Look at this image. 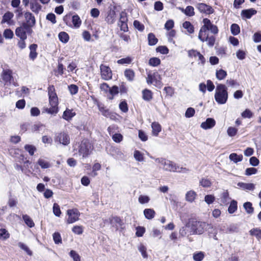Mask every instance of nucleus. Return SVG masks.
Instances as JSON below:
<instances>
[{
	"label": "nucleus",
	"mask_w": 261,
	"mask_h": 261,
	"mask_svg": "<svg viewBox=\"0 0 261 261\" xmlns=\"http://www.w3.org/2000/svg\"><path fill=\"white\" fill-rule=\"evenodd\" d=\"M155 161L162 165L163 170L173 172L187 173L190 170L186 167H180L176 163L165 159L160 158L154 159Z\"/></svg>",
	"instance_id": "obj_1"
},
{
	"label": "nucleus",
	"mask_w": 261,
	"mask_h": 261,
	"mask_svg": "<svg viewBox=\"0 0 261 261\" xmlns=\"http://www.w3.org/2000/svg\"><path fill=\"white\" fill-rule=\"evenodd\" d=\"M215 101L219 105H224L226 103L228 93L226 85L222 84H217L214 95Z\"/></svg>",
	"instance_id": "obj_2"
},
{
	"label": "nucleus",
	"mask_w": 261,
	"mask_h": 261,
	"mask_svg": "<svg viewBox=\"0 0 261 261\" xmlns=\"http://www.w3.org/2000/svg\"><path fill=\"white\" fill-rule=\"evenodd\" d=\"M191 223V232L194 234H202L206 228L214 229L213 226L210 224L201 221H192Z\"/></svg>",
	"instance_id": "obj_3"
},
{
	"label": "nucleus",
	"mask_w": 261,
	"mask_h": 261,
	"mask_svg": "<svg viewBox=\"0 0 261 261\" xmlns=\"http://www.w3.org/2000/svg\"><path fill=\"white\" fill-rule=\"evenodd\" d=\"M146 82L148 84H153L159 89H161L163 86L161 76L156 71H149L148 72Z\"/></svg>",
	"instance_id": "obj_4"
},
{
	"label": "nucleus",
	"mask_w": 261,
	"mask_h": 261,
	"mask_svg": "<svg viewBox=\"0 0 261 261\" xmlns=\"http://www.w3.org/2000/svg\"><path fill=\"white\" fill-rule=\"evenodd\" d=\"M1 77L5 85L7 86L13 85L16 87L18 86L13 76V71L10 69H3L1 73Z\"/></svg>",
	"instance_id": "obj_5"
},
{
	"label": "nucleus",
	"mask_w": 261,
	"mask_h": 261,
	"mask_svg": "<svg viewBox=\"0 0 261 261\" xmlns=\"http://www.w3.org/2000/svg\"><path fill=\"white\" fill-rule=\"evenodd\" d=\"M203 25L201 28L199 33L210 34L209 31L216 35L218 33V27L211 22V20L207 18H204L203 20Z\"/></svg>",
	"instance_id": "obj_6"
},
{
	"label": "nucleus",
	"mask_w": 261,
	"mask_h": 261,
	"mask_svg": "<svg viewBox=\"0 0 261 261\" xmlns=\"http://www.w3.org/2000/svg\"><path fill=\"white\" fill-rule=\"evenodd\" d=\"M32 32V29L30 28L28 24H26L25 22H23L20 27L16 28L15 35L20 39H27V34H31Z\"/></svg>",
	"instance_id": "obj_7"
},
{
	"label": "nucleus",
	"mask_w": 261,
	"mask_h": 261,
	"mask_svg": "<svg viewBox=\"0 0 261 261\" xmlns=\"http://www.w3.org/2000/svg\"><path fill=\"white\" fill-rule=\"evenodd\" d=\"M92 149L91 144L87 140H84L80 146L79 153L83 158H86L91 153Z\"/></svg>",
	"instance_id": "obj_8"
},
{
	"label": "nucleus",
	"mask_w": 261,
	"mask_h": 261,
	"mask_svg": "<svg viewBox=\"0 0 261 261\" xmlns=\"http://www.w3.org/2000/svg\"><path fill=\"white\" fill-rule=\"evenodd\" d=\"M67 215L68 218L66 220V223L71 224L79 220L80 213L77 209L72 208L67 211Z\"/></svg>",
	"instance_id": "obj_9"
},
{
	"label": "nucleus",
	"mask_w": 261,
	"mask_h": 261,
	"mask_svg": "<svg viewBox=\"0 0 261 261\" xmlns=\"http://www.w3.org/2000/svg\"><path fill=\"white\" fill-rule=\"evenodd\" d=\"M198 38L202 42L206 41L207 45L210 47L214 45L216 41L215 37L213 35H210V34H205L204 35V33H199Z\"/></svg>",
	"instance_id": "obj_10"
},
{
	"label": "nucleus",
	"mask_w": 261,
	"mask_h": 261,
	"mask_svg": "<svg viewBox=\"0 0 261 261\" xmlns=\"http://www.w3.org/2000/svg\"><path fill=\"white\" fill-rule=\"evenodd\" d=\"M100 74L101 78L106 81L110 80L112 77V72L111 68L104 64L100 66Z\"/></svg>",
	"instance_id": "obj_11"
},
{
	"label": "nucleus",
	"mask_w": 261,
	"mask_h": 261,
	"mask_svg": "<svg viewBox=\"0 0 261 261\" xmlns=\"http://www.w3.org/2000/svg\"><path fill=\"white\" fill-rule=\"evenodd\" d=\"M127 17L126 12L122 11L120 14V18L118 24L120 27L122 31L124 32L127 31L128 30L127 24Z\"/></svg>",
	"instance_id": "obj_12"
},
{
	"label": "nucleus",
	"mask_w": 261,
	"mask_h": 261,
	"mask_svg": "<svg viewBox=\"0 0 261 261\" xmlns=\"http://www.w3.org/2000/svg\"><path fill=\"white\" fill-rule=\"evenodd\" d=\"M55 141L64 145H67L70 143V138L66 133H61L57 135Z\"/></svg>",
	"instance_id": "obj_13"
},
{
	"label": "nucleus",
	"mask_w": 261,
	"mask_h": 261,
	"mask_svg": "<svg viewBox=\"0 0 261 261\" xmlns=\"http://www.w3.org/2000/svg\"><path fill=\"white\" fill-rule=\"evenodd\" d=\"M216 125V121L214 119L208 118L204 122L201 123L200 127L204 129H208L213 128Z\"/></svg>",
	"instance_id": "obj_14"
},
{
	"label": "nucleus",
	"mask_w": 261,
	"mask_h": 261,
	"mask_svg": "<svg viewBox=\"0 0 261 261\" xmlns=\"http://www.w3.org/2000/svg\"><path fill=\"white\" fill-rule=\"evenodd\" d=\"M197 8L201 12L207 14H212L214 12V10L211 6L204 3L198 4Z\"/></svg>",
	"instance_id": "obj_15"
},
{
	"label": "nucleus",
	"mask_w": 261,
	"mask_h": 261,
	"mask_svg": "<svg viewBox=\"0 0 261 261\" xmlns=\"http://www.w3.org/2000/svg\"><path fill=\"white\" fill-rule=\"evenodd\" d=\"M110 223L113 227H115L116 229H118L122 225L121 220L117 217L110 218L109 220L105 221V223Z\"/></svg>",
	"instance_id": "obj_16"
},
{
	"label": "nucleus",
	"mask_w": 261,
	"mask_h": 261,
	"mask_svg": "<svg viewBox=\"0 0 261 261\" xmlns=\"http://www.w3.org/2000/svg\"><path fill=\"white\" fill-rule=\"evenodd\" d=\"M24 17L26 20L25 24H28L30 28L35 25L36 22L35 18L31 13L29 12L25 13Z\"/></svg>",
	"instance_id": "obj_17"
},
{
	"label": "nucleus",
	"mask_w": 261,
	"mask_h": 261,
	"mask_svg": "<svg viewBox=\"0 0 261 261\" xmlns=\"http://www.w3.org/2000/svg\"><path fill=\"white\" fill-rule=\"evenodd\" d=\"M191 222H189L185 226H183L179 230V234L182 237H185L186 236L192 235L193 234L191 230Z\"/></svg>",
	"instance_id": "obj_18"
},
{
	"label": "nucleus",
	"mask_w": 261,
	"mask_h": 261,
	"mask_svg": "<svg viewBox=\"0 0 261 261\" xmlns=\"http://www.w3.org/2000/svg\"><path fill=\"white\" fill-rule=\"evenodd\" d=\"M10 237V234L8 231L5 228L4 226L0 223V240L6 241Z\"/></svg>",
	"instance_id": "obj_19"
},
{
	"label": "nucleus",
	"mask_w": 261,
	"mask_h": 261,
	"mask_svg": "<svg viewBox=\"0 0 261 261\" xmlns=\"http://www.w3.org/2000/svg\"><path fill=\"white\" fill-rule=\"evenodd\" d=\"M257 11L253 8L243 10L241 12V15L243 18L250 19L253 15L256 14Z\"/></svg>",
	"instance_id": "obj_20"
},
{
	"label": "nucleus",
	"mask_w": 261,
	"mask_h": 261,
	"mask_svg": "<svg viewBox=\"0 0 261 261\" xmlns=\"http://www.w3.org/2000/svg\"><path fill=\"white\" fill-rule=\"evenodd\" d=\"M30 8L33 12L37 14L41 10V6L38 3V0H31Z\"/></svg>",
	"instance_id": "obj_21"
},
{
	"label": "nucleus",
	"mask_w": 261,
	"mask_h": 261,
	"mask_svg": "<svg viewBox=\"0 0 261 261\" xmlns=\"http://www.w3.org/2000/svg\"><path fill=\"white\" fill-rule=\"evenodd\" d=\"M13 16L14 15L13 13L10 12H6L3 17L2 23H7L9 25L12 24L13 21L11 20V19L13 17Z\"/></svg>",
	"instance_id": "obj_22"
},
{
	"label": "nucleus",
	"mask_w": 261,
	"mask_h": 261,
	"mask_svg": "<svg viewBox=\"0 0 261 261\" xmlns=\"http://www.w3.org/2000/svg\"><path fill=\"white\" fill-rule=\"evenodd\" d=\"M197 197V193L193 190L188 191L185 195V199L187 201L192 203L194 201Z\"/></svg>",
	"instance_id": "obj_23"
},
{
	"label": "nucleus",
	"mask_w": 261,
	"mask_h": 261,
	"mask_svg": "<svg viewBox=\"0 0 261 261\" xmlns=\"http://www.w3.org/2000/svg\"><path fill=\"white\" fill-rule=\"evenodd\" d=\"M238 186L244 190L253 191L255 189V185L252 183L240 182L238 184Z\"/></svg>",
	"instance_id": "obj_24"
},
{
	"label": "nucleus",
	"mask_w": 261,
	"mask_h": 261,
	"mask_svg": "<svg viewBox=\"0 0 261 261\" xmlns=\"http://www.w3.org/2000/svg\"><path fill=\"white\" fill-rule=\"evenodd\" d=\"M75 115V113L72 110L66 109L63 113L62 117L66 120L69 121Z\"/></svg>",
	"instance_id": "obj_25"
},
{
	"label": "nucleus",
	"mask_w": 261,
	"mask_h": 261,
	"mask_svg": "<svg viewBox=\"0 0 261 261\" xmlns=\"http://www.w3.org/2000/svg\"><path fill=\"white\" fill-rule=\"evenodd\" d=\"M152 133L153 136H158L159 133L161 131V125L156 122H154L151 124Z\"/></svg>",
	"instance_id": "obj_26"
},
{
	"label": "nucleus",
	"mask_w": 261,
	"mask_h": 261,
	"mask_svg": "<svg viewBox=\"0 0 261 261\" xmlns=\"http://www.w3.org/2000/svg\"><path fill=\"white\" fill-rule=\"evenodd\" d=\"M72 27L79 28L82 24V21L77 15H74L72 16Z\"/></svg>",
	"instance_id": "obj_27"
},
{
	"label": "nucleus",
	"mask_w": 261,
	"mask_h": 261,
	"mask_svg": "<svg viewBox=\"0 0 261 261\" xmlns=\"http://www.w3.org/2000/svg\"><path fill=\"white\" fill-rule=\"evenodd\" d=\"M37 48V45L36 44H32L29 46L30 50L29 57L32 60H34L37 56V53H36Z\"/></svg>",
	"instance_id": "obj_28"
},
{
	"label": "nucleus",
	"mask_w": 261,
	"mask_h": 261,
	"mask_svg": "<svg viewBox=\"0 0 261 261\" xmlns=\"http://www.w3.org/2000/svg\"><path fill=\"white\" fill-rule=\"evenodd\" d=\"M124 74L126 79L130 82L134 80L135 74L134 71L131 69H126L124 72Z\"/></svg>",
	"instance_id": "obj_29"
},
{
	"label": "nucleus",
	"mask_w": 261,
	"mask_h": 261,
	"mask_svg": "<svg viewBox=\"0 0 261 261\" xmlns=\"http://www.w3.org/2000/svg\"><path fill=\"white\" fill-rule=\"evenodd\" d=\"M221 202L224 205H227L230 200V198L229 196V193L227 191H224L221 195Z\"/></svg>",
	"instance_id": "obj_30"
},
{
	"label": "nucleus",
	"mask_w": 261,
	"mask_h": 261,
	"mask_svg": "<svg viewBox=\"0 0 261 261\" xmlns=\"http://www.w3.org/2000/svg\"><path fill=\"white\" fill-rule=\"evenodd\" d=\"M144 215L147 219H152L155 216V211L152 208H146L144 210Z\"/></svg>",
	"instance_id": "obj_31"
},
{
	"label": "nucleus",
	"mask_w": 261,
	"mask_h": 261,
	"mask_svg": "<svg viewBox=\"0 0 261 261\" xmlns=\"http://www.w3.org/2000/svg\"><path fill=\"white\" fill-rule=\"evenodd\" d=\"M227 74V72L222 69L216 70V76L219 81L224 80L226 77Z\"/></svg>",
	"instance_id": "obj_32"
},
{
	"label": "nucleus",
	"mask_w": 261,
	"mask_h": 261,
	"mask_svg": "<svg viewBox=\"0 0 261 261\" xmlns=\"http://www.w3.org/2000/svg\"><path fill=\"white\" fill-rule=\"evenodd\" d=\"M116 20V13L115 11H110L106 17V21L109 24H113Z\"/></svg>",
	"instance_id": "obj_33"
},
{
	"label": "nucleus",
	"mask_w": 261,
	"mask_h": 261,
	"mask_svg": "<svg viewBox=\"0 0 261 261\" xmlns=\"http://www.w3.org/2000/svg\"><path fill=\"white\" fill-rule=\"evenodd\" d=\"M229 158L231 161L237 163L242 161L243 155L242 154L238 155L236 153H232L229 155Z\"/></svg>",
	"instance_id": "obj_34"
},
{
	"label": "nucleus",
	"mask_w": 261,
	"mask_h": 261,
	"mask_svg": "<svg viewBox=\"0 0 261 261\" xmlns=\"http://www.w3.org/2000/svg\"><path fill=\"white\" fill-rule=\"evenodd\" d=\"M180 10L188 16H192L195 14L194 9L191 6H187L185 9L180 8Z\"/></svg>",
	"instance_id": "obj_35"
},
{
	"label": "nucleus",
	"mask_w": 261,
	"mask_h": 261,
	"mask_svg": "<svg viewBox=\"0 0 261 261\" xmlns=\"http://www.w3.org/2000/svg\"><path fill=\"white\" fill-rule=\"evenodd\" d=\"M182 27L187 30L189 34H193L194 32V26L189 21H186L182 23Z\"/></svg>",
	"instance_id": "obj_36"
},
{
	"label": "nucleus",
	"mask_w": 261,
	"mask_h": 261,
	"mask_svg": "<svg viewBox=\"0 0 261 261\" xmlns=\"http://www.w3.org/2000/svg\"><path fill=\"white\" fill-rule=\"evenodd\" d=\"M143 98L146 101H149L152 98V92L148 89L144 90L142 91Z\"/></svg>",
	"instance_id": "obj_37"
},
{
	"label": "nucleus",
	"mask_w": 261,
	"mask_h": 261,
	"mask_svg": "<svg viewBox=\"0 0 261 261\" xmlns=\"http://www.w3.org/2000/svg\"><path fill=\"white\" fill-rule=\"evenodd\" d=\"M97 106L102 115L106 116L108 115V114L109 111L108 109H106L103 104L99 102H97Z\"/></svg>",
	"instance_id": "obj_38"
},
{
	"label": "nucleus",
	"mask_w": 261,
	"mask_h": 261,
	"mask_svg": "<svg viewBox=\"0 0 261 261\" xmlns=\"http://www.w3.org/2000/svg\"><path fill=\"white\" fill-rule=\"evenodd\" d=\"M249 232L251 236L255 237L258 240L261 239V229L259 228H253Z\"/></svg>",
	"instance_id": "obj_39"
},
{
	"label": "nucleus",
	"mask_w": 261,
	"mask_h": 261,
	"mask_svg": "<svg viewBox=\"0 0 261 261\" xmlns=\"http://www.w3.org/2000/svg\"><path fill=\"white\" fill-rule=\"evenodd\" d=\"M23 220L25 223L30 228L34 226L35 224L33 220L27 215H24L22 216Z\"/></svg>",
	"instance_id": "obj_40"
},
{
	"label": "nucleus",
	"mask_w": 261,
	"mask_h": 261,
	"mask_svg": "<svg viewBox=\"0 0 261 261\" xmlns=\"http://www.w3.org/2000/svg\"><path fill=\"white\" fill-rule=\"evenodd\" d=\"M112 155L115 158L122 159L124 156V154L121 150L118 148H114L112 150Z\"/></svg>",
	"instance_id": "obj_41"
},
{
	"label": "nucleus",
	"mask_w": 261,
	"mask_h": 261,
	"mask_svg": "<svg viewBox=\"0 0 261 261\" xmlns=\"http://www.w3.org/2000/svg\"><path fill=\"white\" fill-rule=\"evenodd\" d=\"M148 40L149 45H154L158 42V39L153 33H149L148 35Z\"/></svg>",
	"instance_id": "obj_42"
},
{
	"label": "nucleus",
	"mask_w": 261,
	"mask_h": 261,
	"mask_svg": "<svg viewBox=\"0 0 261 261\" xmlns=\"http://www.w3.org/2000/svg\"><path fill=\"white\" fill-rule=\"evenodd\" d=\"M59 38L63 43H67L69 40V36L68 34L65 32H61L59 34Z\"/></svg>",
	"instance_id": "obj_43"
},
{
	"label": "nucleus",
	"mask_w": 261,
	"mask_h": 261,
	"mask_svg": "<svg viewBox=\"0 0 261 261\" xmlns=\"http://www.w3.org/2000/svg\"><path fill=\"white\" fill-rule=\"evenodd\" d=\"M237 201L233 200L231 201L229 206L228 208L229 213L232 214L235 212L237 210Z\"/></svg>",
	"instance_id": "obj_44"
},
{
	"label": "nucleus",
	"mask_w": 261,
	"mask_h": 261,
	"mask_svg": "<svg viewBox=\"0 0 261 261\" xmlns=\"http://www.w3.org/2000/svg\"><path fill=\"white\" fill-rule=\"evenodd\" d=\"M138 250L141 252L142 256L144 258H147L148 257V255L146 252V247L143 244H140L138 246Z\"/></svg>",
	"instance_id": "obj_45"
},
{
	"label": "nucleus",
	"mask_w": 261,
	"mask_h": 261,
	"mask_svg": "<svg viewBox=\"0 0 261 261\" xmlns=\"http://www.w3.org/2000/svg\"><path fill=\"white\" fill-rule=\"evenodd\" d=\"M101 165L98 163H95L92 166V172L91 174V176L95 177L97 175V171H99L101 169Z\"/></svg>",
	"instance_id": "obj_46"
},
{
	"label": "nucleus",
	"mask_w": 261,
	"mask_h": 261,
	"mask_svg": "<svg viewBox=\"0 0 261 261\" xmlns=\"http://www.w3.org/2000/svg\"><path fill=\"white\" fill-rule=\"evenodd\" d=\"M193 257L195 261H201L204 257V253L202 251L195 252L193 254Z\"/></svg>",
	"instance_id": "obj_47"
},
{
	"label": "nucleus",
	"mask_w": 261,
	"mask_h": 261,
	"mask_svg": "<svg viewBox=\"0 0 261 261\" xmlns=\"http://www.w3.org/2000/svg\"><path fill=\"white\" fill-rule=\"evenodd\" d=\"M230 31L233 35H237L240 32V27L236 23H233L230 27Z\"/></svg>",
	"instance_id": "obj_48"
},
{
	"label": "nucleus",
	"mask_w": 261,
	"mask_h": 261,
	"mask_svg": "<svg viewBox=\"0 0 261 261\" xmlns=\"http://www.w3.org/2000/svg\"><path fill=\"white\" fill-rule=\"evenodd\" d=\"M134 156L135 160L138 162H143L144 161L143 153L139 150H135L134 151Z\"/></svg>",
	"instance_id": "obj_49"
},
{
	"label": "nucleus",
	"mask_w": 261,
	"mask_h": 261,
	"mask_svg": "<svg viewBox=\"0 0 261 261\" xmlns=\"http://www.w3.org/2000/svg\"><path fill=\"white\" fill-rule=\"evenodd\" d=\"M161 63V60L159 58L156 57H153L150 59L149 60V65L153 67H155L160 65Z\"/></svg>",
	"instance_id": "obj_50"
},
{
	"label": "nucleus",
	"mask_w": 261,
	"mask_h": 261,
	"mask_svg": "<svg viewBox=\"0 0 261 261\" xmlns=\"http://www.w3.org/2000/svg\"><path fill=\"white\" fill-rule=\"evenodd\" d=\"M244 207L248 214H252L254 208L252 206V203L250 202H246L244 203Z\"/></svg>",
	"instance_id": "obj_51"
},
{
	"label": "nucleus",
	"mask_w": 261,
	"mask_h": 261,
	"mask_svg": "<svg viewBox=\"0 0 261 261\" xmlns=\"http://www.w3.org/2000/svg\"><path fill=\"white\" fill-rule=\"evenodd\" d=\"M53 211L54 214L57 217H60L61 214V211L59 205L55 203L53 205Z\"/></svg>",
	"instance_id": "obj_52"
},
{
	"label": "nucleus",
	"mask_w": 261,
	"mask_h": 261,
	"mask_svg": "<svg viewBox=\"0 0 261 261\" xmlns=\"http://www.w3.org/2000/svg\"><path fill=\"white\" fill-rule=\"evenodd\" d=\"M113 140L116 143H120L123 140V136L119 133H115L112 135Z\"/></svg>",
	"instance_id": "obj_53"
},
{
	"label": "nucleus",
	"mask_w": 261,
	"mask_h": 261,
	"mask_svg": "<svg viewBox=\"0 0 261 261\" xmlns=\"http://www.w3.org/2000/svg\"><path fill=\"white\" fill-rule=\"evenodd\" d=\"M38 164L43 169L48 168L50 167L49 163L44 159H39L38 161Z\"/></svg>",
	"instance_id": "obj_54"
},
{
	"label": "nucleus",
	"mask_w": 261,
	"mask_h": 261,
	"mask_svg": "<svg viewBox=\"0 0 261 261\" xmlns=\"http://www.w3.org/2000/svg\"><path fill=\"white\" fill-rule=\"evenodd\" d=\"M14 167H15L16 170H17L18 171L20 170V171H22V172H23V173H24L26 175H29V174L31 173V170H28V171L27 170V169H25L22 166H21V165H19L18 164H15Z\"/></svg>",
	"instance_id": "obj_55"
},
{
	"label": "nucleus",
	"mask_w": 261,
	"mask_h": 261,
	"mask_svg": "<svg viewBox=\"0 0 261 261\" xmlns=\"http://www.w3.org/2000/svg\"><path fill=\"white\" fill-rule=\"evenodd\" d=\"M238 129L234 127H229L227 130V135L229 137H234L238 133Z\"/></svg>",
	"instance_id": "obj_56"
},
{
	"label": "nucleus",
	"mask_w": 261,
	"mask_h": 261,
	"mask_svg": "<svg viewBox=\"0 0 261 261\" xmlns=\"http://www.w3.org/2000/svg\"><path fill=\"white\" fill-rule=\"evenodd\" d=\"M150 200V198L146 195H141L139 197L138 201L140 203L143 204L147 203Z\"/></svg>",
	"instance_id": "obj_57"
},
{
	"label": "nucleus",
	"mask_w": 261,
	"mask_h": 261,
	"mask_svg": "<svg viewBox=\"0 0 261 261\" xmlns=\"http://www.w3.org/2000/svg\"><path fill=\"white\" fill-rule=\"evenodd\" d=\"M226 84L228 86L232 88L237 87L240 86L239 83H238L236 80L231 79L227 80Z\"/></svg>",
	"instance_id": "obj_58"
},
{
	"label": "nucleus",
	"mask_w": 261,
	"mask_h": 261,
	"mask_svg": "<svg viewBox=\"0 0 261 261\" xmlns=\"http://www.w3.org/2000/svg\"><path fill=\"white\" fill-rule=\"evenodd\" d=\"M199 183L201 186L204 188L210 187L212 185L211 181L207 178H202Z\"/></svg>",
	"instance_id": "obj_59"
},
{
	"label": "nucleus",
	"mask_w": 261,
	"mask_h": 261,
	"mask_svg": "<svg viewBox=\"0 0 261 261\" xmlns=\"http://www.w3.org/2000/svg\"><path fill=\"white\" fill-rule=\"evenodd\" d=\"M133 60L131 57H127L126 58H122L117 61V63L119 64H129Z\"/></svg>",
	"instance_id": "obj_60"
},
{
	"label": "nucleus",
	"mask_w": 261,
	"mask_h": 261,
	"mask_svg": "<svg viewBox=\"0 0 261 261\" xmlns=\"http://www.w3.org/2000/svg\"><path fill=\"white\" fill-rule=\"evenodd\" d=\"M68 90L71 95H74L78 92L79 88L76 85L71 84L68 86Z\"/></svg>",
	"instance_id": "obj_61"
},
{
	"label": "nucleus",
	"mask_w": 261,
	"mask_h": 261,
	"mask_svg": "<svg viewBox=\"0 0 261 261\" xmlns=\"http://www.w3.org/2000/svg\"><path fill=\"white\" fill-rule=\"evenodd\" d=\"M110 94L111 95L112 97L110 98L112 99L113 98V96L117 94L119 92V88L116 86H114L112 88H110L109 91Z\"/></svg>",
	"instance_id": "obj_62"
},
{
	"label": "nucleus",
	"mask_w": 261,
	"mask_h": 261,
	"mask_svg": "<svg viewBox=\"0 0 261 261\" xmlns=\"http://www.w3.org/2000/svg\"><path fill=\"white\" fill-rule=\"evenodd\" d=\"M133 24L134 27L140 32H142L144 30V25L138 20H135Z\"/></svg>",
	"instance_id": "obj_63"
},
{
	"label": "nucleus",
	"mask_w": 261,
	"mask_h": 261,
	"mask_svg": "<svg viewBox=\"0 0 261 261\" xmlns=\"http://www.w3.org/2000/svg\"><path fill=\"white\" fill-rule=\"evenodd\" d=\"M242 117L244 118H251L253 116V113L249 109H246L241 114Z\"/></svg>",
	"instance_id": "obj_64"
}]
</instances>
